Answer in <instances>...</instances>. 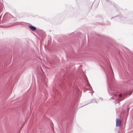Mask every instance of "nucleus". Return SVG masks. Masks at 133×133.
Listing matches in <instances>:
<instances>
[{"instance_id": "obj_12", "label": "nucleus", "mask_w": 133, "mask_h": 133, "mask_svg": "<svg viewBox=\"0 0 133 133\" xmlns=\"http://www.w3.org/2000/svg\"><path fill=\"white\" fill-rule=\"evenodd\" d=\"M44 81H45V84H46V80H45V79Z\"/></svg>"}, {"instance_id": "obj_1", "label": "nucleus", "mask_w": 133, "mask_h": 133, "mask_svg": "<svg viewBox=\"0 0 133 133\" xmlns=\"http://www.w3.org/2000/svg\"><path fill=\"white\" fill-rule=\"evenodd\" d=\"M103 59V63L105 66L103 68L107 78L108 91L109 94L113 95V96L111 98L115 99V104H118L119 105L120 102L123 100L125 96L131 95V93H129L127 92H125L123 94H119L117 96L116 94L118 92L117 89L115 86V81L113 71L109 61L108 59Z\"/></svg>"}, {"instance_id": "obj_10", "label": "nucleus", "mask_w": 133, "mask_h": 133, "mask_svg": "<svg viewBox=\"0 0 133 133\" xmlns=\"http://www.w3.org/2000/svg\"><path fill=\"white\" fill-rule=\"evenodd\" d=\"M127 112H128L129 110V108L128 106H127Z\"/></svg>"}, {"instance_id": "obj_7", "label": "nucleus", "mask_w": 133, "mask_h": 133, "mask_svg": "<svg viewBox=\"0 0 133 133\" xmlns=\"http://www.w3.org/2000/svg\"><path fill=\"white\" fill-rule=\"evenodd\" d=\"M94 102H95L96 103H97V102L96 101L95 99H92L91 100V102H90V103H94Z\"/></svg>"}, {"instance_id": "obj_3", "label": "nucleus", "mask_w": 133, "mask_h": 133, "mask_svg": "<svg viewBox=\"0 0 133 133\" xmlns=\"http://www.w3.org/2000/svg\"><path fill=\"white\" fill-rule=\"evenodd\" d=\"M121 126V121L118 118H117L116 119V126L117 127H119Z\"/></svg>"}, {"instance_id": "obj_14", "label": "nucleus", "mask_w": 133, "mask_h": 133, "mask_svg": "<svg viewBox=\"0 0 133 133\" xmlns=\"http://www.w3.org/2000/svg\"><path fill=\"white\" fill-rule=\"evenodd\" d=\"M100 99H101V100H102V98H100Z\"/></svg>"}, {"instance_id": "obj_8", "label": "nucleus", "mask_w": 133, "mask_h": 133, "mask_svg": "<svg viewBox=\"0 0 133 133\" xmlns=\"http://www.w3.org/2000/svg\"><path fill=\"white\" fill-rule=\"evenodd\" d=\"M50 125H51V128L52 129V130H54V128L53 127V123H50Z\"/></svg>"}, {"instance_id": "obj_6", "label": "nucleus", "mask_w": 133, "mask_h": 133, "mask_svg": "<svg viewBox=\"0 0 133 133\" xmlns=\"http://www.w3.org/2000/svg\"><path fill=\"white\" fill-rule=\"evenodd\" d=\"M71 124V123H69L67 125L66 127V132H67L69 130V129L70 127V126Z\"/></svg>"}, {"instance_id": "obj_9", "label": "nucleus", "mask_w": 133, "mask_h": 133, "mask_svg": "<svg viewBox=\"0 0 133 133\" xmlns=\"http://www.w3.org/2000/svg\"><path fill=\"white\" fill-rule=\"evenodd\" d=\"M55 95H57V94H58V91L57 89H56L55 90Z\"/></svg>"}, {"instance_id": "obj_13", "label": "nucleus", "mask_w": 133, "mask_h": 133, "mask_svg": "<svg viewBox=\"0 0 133 133\" xmlns=\"http://www.w3.org/2000/svg\"><path fill=\"white\" fill-rule=\"evenodd\" d=\"M7 14H5V15L4 16L5 17L6 16V15H7Z\"/></svg>"}, {"instance_id": "obj_2", "label": "nucleus", "mask_w": 133, "mask_h": 133, "mask_svg": "<svg viewBox=\"0 0 133 133\" xmlns=\"http://www.w3.org/2000/svg\"><path fill=\"white\" fill-rule=\"evenodd\" d=\"M84 77L85 78V80L86 82V83L87 84V85L89 87V88L90 89V90H92V88L90 85V84L88 82V81L87 80V78L86 77V76L85 75V74H84Z\"/></svg>"}, {"instance_id": "obj_16", "label": "nucleus", "mask_w": 133, "mask_h": 133, "mask_svg": "<svg viewBox=\"0 0 133 133\" xmlns=\"http://www.w3.org/2000/svg\"><path fill=\"white\" fill-rule=\"evenodd\" d=\"M92 92H94V91H92Z\"/></svg>"}, {"instance_id": "obj_17", "label": "nucleus", "mask_w": 133, "mask_h": 133, "mask_svg": "<svg viewBox=\"0 0 133 133\" xmlns=\"http://www.w3.org/2000/svg\"><path fill=\"white\" fill-rule=\"evenodd\" d=\"M118 133H119V131L118 132Z\"/></svg>"}, {"instance_id": "obj_15", "label": "nucleus", "mask_w": 133, "mask_h": 133, "mask_svg": "<svg viewBox=\"0 0 133 133\" xmlns=\"http://www.w3.org/2000/svg\"><path fill=\"white\" fill-rule=\"evenodd\" d=\"M122 111H123V110H122Z\"/></svg>"}, {"instance_id": "obj_4", "label": "nucleus", "mask_w": 133, "mask_h": 133, "mask_svg": "<svg viewBox=\"0 0 133 133\" xmlns=\"http://www.w3.org/2000/svg\"><path fill=\"white\" fill-rule=\"evenodd\" d=\"M37 70L38 75H40L41 74V72L42 71V69L40 66H38L37 68Z\"/></svg>"}, {"instance_id": "obj_11", "label": "nucleus", "mask_w": 133, "mask_h": 133, "mask_svg": "<svg viewBox=\"0 0 133 133\" xmlns=\"http://www.w3.org/2000/svg\"><path fill=\"white\" fill-rule=\"evenodd\" d=\"M43 72L42 71V73ZM43 75L42 74V83L43 82Z\"/></svg>"}, {"instance_id": "obj_5", "label": "nucleus", "mask_w": 133, "mask_h": 133, "mask_svg": "<svg viewBox=\"0 0 133 133\" xmlns=\"http://www.w3.org/2000/svg\"><path fill=\"white\" fill-rule=\"evenodd\" d=\"M28 27L33 31H35L36 29V28L35 26L32 25H29Z\"/></svg>"}]
</instances>
